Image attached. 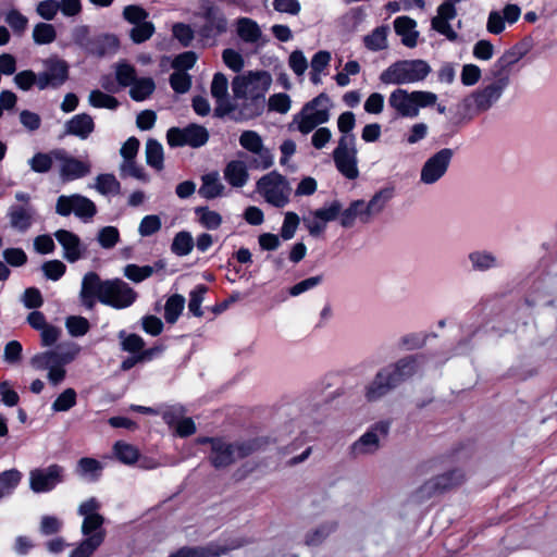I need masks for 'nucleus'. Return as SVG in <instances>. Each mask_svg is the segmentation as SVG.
<instances>
[{
	"mask_svg": "<svg viewBox=\"0 0 557 557\" xmlns=\"http://www.w3.org/2000/svg\"><path fill=\"white\" fill-rule=\"evenodd\" d=\"M271 83V76L267 72H250L234 78L232 90L235 101L240 102L237 111L242 117L251 119L260 114Z\"/></svg>",
	"mask_w": 557,
	"mask_h": 557,
	"instance_id": "nucleus-1",
	"label": "nucleus"
},
{
	"mask_svg": "<svg viewBox=\"0 0 557 557\" xmlns=\"http://www.w3.org/2000/svg\"><path fill=\"white\" fill-rule=\"evenodd\" d=\"M517 60L516 54L509 51L495 61L491 69L493 81L470 96L476 110L487 111L502 98L510 84V65Z\"/></svg>",
	"mask_w": 557,
	"mask_h": 557,
	"instance_id": "nucleus-2",
	"label": "nucleus"
},
{
	"mask_svg": "<svg viewBox=\"0 0 557 557\" xmlns=\"http://www.w3.org/2000/svg\"><path fill=\"white\" fill-rule=\"evenodd\" d=\"M393 195L394 190L392 188H383L376 191L369 201L362 199L351 201L347 208H342L341 225L349 228L357 221L363 224L370 223L374 216L384 210Z\"/></svg>",
	"mask_w": 557,
	"mask_h": 557,
	"instance_id": "nucleus-3",
	"label": "nucleus"
},
{
	"mask_svg": "<svg viewBox=\"0 0 557 557\" xmlns=\"http://www.w3.org/2000/svg\"><path fill=\"white\" fill-rule=\"evenodd\" d=\"M197 442L209 446L208 460L216 470L225 469L253 451L249 442L232 443L223 437H199Z\"/></svg>",
	"mask_w": 557,
	"mask_h": 557,
	"instance_id": "nucleus-4",
	"label": "nucleus"
},
{
	"mask_svg": "<svg viewBox=\"0 0 557 557\" xmlns=\"http://www.w3.org/2000/svg\"><path fill=\"white\" fill-rule=\"evenodd\" d=\"M387 101L398 116L414 119L419 116L421 109L436 104L437 95L426 90L409 91L396 88L389 94Z\"/></svg>",
	"mask_w": 557,
	"mask_h": 557,
	"instance_id": "nucleus-5",
	"label": "nucleus"
},
{
	"mask_svg": "<svg viewBox=\"0 0 557 557\" xmlns=\"http://www.w3.org/2000/svg\"><path fill=\"white\" fill-rule=\"evenodd\" d=\"M431 72L423 60L398 61L384 70L380 79L386 85H406L423 81Z\"/></svg>",
	"mask_w": 557,
	"mask_h": 557,
	"instance_id": "nucleus-6",
	"label": "nucleus"
},
{
	"mask_svg": "<svg viewBox=\"0 0 557 557\" xmlns=\"http://www.w3.org/2000/svg\"><path fill=\"white\" fill-rule=\"evenodd\" d=\"M78 352L79 347L76 345H72L64 351H45L34 356L30 364L38 370H48L49 382L58 385L65 377L64 366L74 360Z\"/></svg>",
	"mask_w": 557,
	"mask_h": 557,
	"instance_id": "nucleus-7",
	"label": "nucleus"
},
{
	"mask_svg": "<svg viewBox=\"0 0 557 557\" xmlns=\"http://www.w3.org/2000/svg\"><path fill=\"white\" fill-rule=\"evenodd\" d=\"M331 100L320 94L318 97L304 106L301 111L294 116L293 124L302 134L310 133L318 125L324 124L330 120Z\"/></svg>",
	"mask_w": 557,
	"mask_h": 557,
	"instance_id": "nucleus-8",
	"label": "nucleus"
},
{
	"mask_svg": "<svg viewBox=\"0 0 557 557\" xmlns=\"http://www.w3.org/2000/svg\"><path fill=\"white\" fill-rule=\"evenodd\" d=\"M336 169L348 180L359 176L357 148L354 135H343L333 151Z\"/></svg>",
	"mask_w": 557,
	"mask_h": 557,
	"instance_id": "nucleus-9",
	"label": "nucleus"
},
{
	"mask_svg": "<svg viewBox=\"0 0 557 557\" xmlns=\"http://www.w3.org/2000/svg\"><path fill=\"white\" fill-rule=\"evenodd\" d=\"M137 299V293L121 278L104 281L100 302L115 309H124L132 306Z\"/></svg>",
	"mask_w": 557,
	"mask_h": 557,
	"instance_id": "nucleus-10",
	"label": "nucleus"
},
{
	"mask_svg": "<svg viewBox=\"0 0 557 557\" xmlns=\"http://www.w3.org/2000/svg\"><path fill=\"white\" fill-rule=\"evenodd\" d=\"M389 430L387 422H377L372 425L350 446V453L355 458L375 454L381 446V441L386 437Z\"/></svg>",
	"mask_w": 557,
	"mask_h": 557,
	"instance_id": "nucleus-11",
	"label": "nucleus"
},
{
	"mask_svg": "<svg viewBox=\"0 0 557 557\" xmlns=\"http://www.w3.org/2000/svg\"><path fill=\"white\" fill-rule=\"evenodd\" d=\"M55 212L61 216L74 213L77 218L89 220L97 213L94 201L79 194L62 195L57 199Z\"/></svg>",
	"mask_w": 557,
	"mask_h": 557,
	"instance_id": "nucleus-12",
	"label": "nucleus"
},
{
	"mask_svg": "<svg viewBox=\"0 0 557 557\" xmlns=\"http://www.w3.org/2000/svg\"><path fill=\"white\" fill-rule=\"evenodd\" d=\"M451 158V149L444 148L426 159L420 171V182L425 185L438 182L446 174Z\"/></svg>",
	"mask_w": 557,
	"mask_h": 557,
	"instance_id": "nucleus-13",
	"label": "nucleus"
},
{
	"mask_svg": "<svg viewBox=\"0 0 557 557\" xmlns=\"http://www.w3.org/2000/svg\"><path fill=\"white\" fill-rule=\"evenodd\" d=\"M69 78V65L64 60L50 58L45 61V71L38 74L37 87L46 89L57 88Z\"/></svg>",
	"mask_w": 557,
	"mask_h": 557,
	"instance_id": "nucleus-14",
	"label": "nucleus"
},
{
	"mask_svg": "<svg viewBox=\"0 0 557 557\" xmlns=\"http://www.w3.org/2000/svg\"><path fill=\"white\" fill-rule=\"evenodd\" d=\"M57 169L63 182H71L88 175L91 172V164L74 158L64 149H59Z\"/></svg>",
	"mask_w": 557,
	"mask_h": 557,
	"instance_id": "nucleus-15",
	"label": "nucleus"
},
{
	"mask_svg": "<svg viewBox=\"0 0 557 557\" xmlns=\"http://www.w3.org/2000/svg\"><path fill=\"white\" fill-rule=\"evenodd\" d=\"M62 476L63 469L58 465L34 469L29 472V486L35 493L48 492L62 481Z\"/></svg>",
	"mask_w": 557,
	"mask_h": 557,
	"instance_id": "nucleus-16",
	"label": "nucleus"
},
{
	"mask_svg": "<svg viewBox=\"0 0 557 557\" xmlns=\"http://www.w3.org/2000/svg\"><path fill=\"white\" fill-rule=\"evenodd\" d=\"M100 504L96 498H90L78 507V513L84 517L82 533L87 537L98 532H102L103 539L106 537V531L102 529L104 518L98 512Z\"/></svg>",
	"mask_w": 557,
	"mask_h": 557,
	"instance_id": "nucleus-17",
	"label": "nucleus"
},
{
	"mask_svg": "<svg viewBox=\"0 0 557 557\" xmlns=\"http://www.w3.org/2000/svg\"><path fill=\"white\" fill-rule=\"evenodd\" d=\"M227 88L228 82L225 75L216 73L211 83V95L216 99V107L214 109V114L216 116H224L228 113L235 112L240 107V102L235 101L234 98L232 102L226 100Z\"/></svg>",
	"mask_w": 557,
	"mask_h": 557,
	"instance_id": "nucleus-18",
	"label": "nucleus"
},
{
	"mask_svg": "<svg viewBox=\"0 0 557 557\" xmlns=\"http://www.w3.org/2000/svg\"><path fill=\"white\" fill-rule=\"evenodd\" d=\"M240 545L239 542L233 541L225 544L212 543L207 546L182 547L169 557H220L230 550L238 548Z\"/></svg>",
	"mask_w": 557,
	"mask_h": 557,
	"instance_id": "nucleus-19",
	"label": "nucleus"
},
{
	"mask_svg": "<svg viewBox=\"0 0 557 557\" xmlns=\"http://www.w3.org/2000/svg\"><path fill=\"white\" fill-rule=\"evenodd\" d=\"M104 289V281L100 280V276L95 272H88L84 275L82 281V288L79 292V298L82 304L92 309L96 299L101 300L102 290Z\"/></svg>",
	"mask_w": 557,
	"mask_h": 557,
	"instance_id": "nucleus-20",
	"label": "nucleus"
},
{
	"mask_svg": "<svg viewBox=\"0 0 557 557\" xmlns=\"http://www.w3.org/2000/svg\"><path fill=\"white\" fill-rule=\"evenodd\" d=\"M203 17L206 24L202 27V35L206 37H216L227 30V20L225 15L211 3L205 7Z\"/></svg>",
	"mask_w": 557,
	"mask_h": 557,
	"instance_id": "nucleus-21",
	"label": "nucleus"
},
{
	"mask_svg": "<svg viewBox=\"0 0 557 557\" xmlns=\"http://www.w3.org/2000/svg\"><path fill=\"white\" fill-rule=\"evenodd\" d=\"M8 216L11 227L24 233L33 225L36 218V209L34 206H11Z\"/></svg>",
	"mask_w": 557,
	"mask_h": 557,
	"instance_id": "nucleus-22",
	"label": "nucleus"
},
{
	"mask_svg": "<svg viewBox=\"0 0 557 557\" xmlns=\"http://www.w3.org/2000/svg\"><path fill=\"white\" fill-rule=\"evenodd\" d=\"M54 236L64 250L63 257L69 262H75L82 258L84 250L77 235L66 230H59Z\"/></svg>",
	"mask_w": 557,
	"mask_h": 557,
	"instance_id": "nucleus-23",
	"label": "nucleus"
},
{
	"mask_svg": "<svg viewBox=\"0 0 557 557\" xmlns=\"http://www.w3.org/2000/svg\"><path fill=\"white\" fill-rule=\"evenodd\" d=\"M396 386L397 384L392 379L387 369H385L379 372L374 380L368 385L366 397L369 401L379 400Z\"/></svg>",
	"mask_w": 557,
	"mask_h": 557,
	"instance_id": "nucleus-24",
	"label": "nucleus"
},
{
	"mask_svg": "<svg viewBox=\"0 0 557 557\" xmlns=\"http://www.w3.org/2000/svg\"><path fill=\"white\" fill-rule=\"evenodd\" d=\"M456 16L457 10H449L447 7H438L436 15L431 21L432 28L445 36L448 40H456L458 35L449 24Z\"/></svg>",
	"mask_w": 557,
	"mask_h": 557,
	"instance_id": "nucleus-25",
	"label": "nucleus"
},
{
	"mask_svg": "<svg viewBox=\"0 0 557 557\" xmlns=\"http://www.w3.org/2000/svg\"><path fill=\"white\" fill-rule=\"evenodd\" d=\"M65 134L86 139L95 129V122L91 115L79 113L70 119L64 125Z\"/></svg>",
	"mask_w": 557,
	"mask_h": 557,
	"instance_id": "nucleus-26",
	"label": "nucleus"
},
{
	"mask_svg": "<svg viewBox=\"0 0 557 557\" xmlns=\"http://www.w3.org/2000/svg\"><path fill=\"white\" fill-rule=\"evenodd\" d=\"M416 27V21L408 16H399L394 21L395 32L401 37V42L408 48H414L418 44L419 33Z\"/></svg>",
	"mask_w": 557,
	"mask_h": 557,
	"instance_id": "nucleus-27",
	"label": "nucleus"
},
{
	"mask_svg": "<svg viewBox=\"0 0 557 557\" xmlns=\"http://www.w3.org/2000/svg\"><path fill=\"white\" fill-rule=\"evenodd\" d=\"M419 360L416 357H408L399 360L392 369H387L392 379L398 385L400 382L418 372Z\"/></svg>",
	"mask_w": 557,
	"mask_h": 557,
	"instance_id": "nucleus-28",
	"label": "nucleus"
},
{
	"mask_svg": "<svg viewBox=\"0 0 557 557\" xmlns=\"http://www.w3.org/2000/svg\"><path fill=\"white\" fill-rule=\"evenodd\" d=\"M474 271L485 272L499 265L498 258L488 250H474L468 256Z\"/></svg>",
	"mask_w": 557,
	"mask_h": 557,
	"instance_id": "nucleus-29",
	"label": "nucleus"
},
{
	"mask_svg": "<svg viewBox=\"0 0 557 557\" xmlns=\"http://www.w3.org/2000/svg\"><path fill=\"white\" fill-rule=\"evenodd\" d=\"M258 191L264 196V198L273 203L278 205V174L271 172L258 181Z\"/></svg>",
	"mask_w": 557,
	"mask_h": 557,
	"instance_id": "nucleus-30",
	"label": "nucleus"
},
{
	"mask_svg": "<svg viewBox=\"0 0 557 557\" xmlns=\"http://www.w3.org/2000/svg\"><path fill=\"white\" fill-rule=\"evenodd\" d=\"M225 180L234 187H242L248 180V171L244 161H231L224 170Z\"/></svg>",
	"mask_w": 557,
	"mask_h": 557,
	"instance_id": "nucleus-31",
	"label": "nucleus"
},
{
	"mask_svg": "<svg viewBox=\"0 0 557 557\" xmlns=\"http://www.w3.org/2000/svg\"><path fill=\"white\" fill-rule=\"evenodd\" d=\"M59 149H53L47 153L38 152L30 160L29 165L37 173H46L53 165L57 166Z\"/></svg>",
	"mask_w": 557,
	"mask_h": 557,
	"instance_id": "nucleus-32",
	"label": "nucleus"
},
{
	"mask_svg": "<svg viewBox=\"0 0 557 557\" xmlns=\"http://www.w3.org/2000/svg\"><path fill=\"white\" fill-rule=\"evenodd\" d=\"M103 543V533L91 534L82 541L69 557H90Z\"/></svg>",
	"mask_w": 557,
	"mask_h": 557,
	"instance_id": "nucleus-33",
	"label": "nucleus"
},
{
	"mask_svg": "<svg viewBox=\"0 0 557 557\" xmlns=\"http://www.w3.org/2000/svg\"><path fill=\"white\" fill-rule=\"evenodd\" d=\"M224 186L219 180L218 173H210L202 176V185L199 194L207 199H212L222 195Z\"/></svg>",
	"mask_w": 557,
	"mask_h": 557,
	"instance_id": "nucleus-34",
	"label": "nucleus"
},
{
	"mask_svg": "<svg viewBox=\"0 0 557 557\" xmlns=\"http://www.w3.org/2000/svg\"><path fill=\"white\" fill-rule=\"evenodd\" d=\"M146 162L153 169L161 171L163 169V147L156 139H148L145 148Z\"/></svg>",
	"mask_w": 557,
	"mask_h": 557,
	"instance_id": "nucleus-35",
	"label": "nucleus"
},
{
	"mask_svg": "<svg viewBox=\"0 0 557 557\" xmlns=\"http://www.w3.org/2000/svg\"><path fill=\"white\" fill-rule=\"evenodd\" d=\"M154 89L156 84L151 77L137 78L131 86L129 96L135 101H143L150 97Z\"/></svg>",
	"mask_w": 557,
	"mask_h": 557,
	"instance_id": "nucleus-36",
	"label": "nucleus"
},
{
	"mask_svg": "<svg viewBox=\"0 0 557 557\" xmlns=\"http://www.w3.org/2000/svg\"><path fill=\"white\" fill-rule=\"evenodd\" d=\"M32 38L36 45L52 44L57 39V29L50 23H37L33 28Z\"/></svg>",
	"mask_w": 557,
	"mask_h": 557,
	"instance_id": "nucleus-37",
	"label": "nucleus"
},
{
	"mask_svg": "<svg viewBox=\"0 0 557 557\" xmlns=\"http://www.w3.org/2000/svg\"><path fill=\"white\" fill-rule=\"evenodd\" d=\"M115 457L125 465H134L139 459V450L136 446L119 441L113 445Z\"/></svg>",
	"mask_w": 557,
	"mask_h": 557,
	"instance_id": "nucleus-38",
	"label": "nucleus"
},
{
	"mask_svg": "<svg viewBox=\"0 0 557 557\" xmlns=\"http://www.w3.org/2000/svg\"><path fill=\"white\" fill-rule=\"evenodd\" d=\"M332 55L326 50L318 51L311 59V81L313 84L321 83V75L330 65Z\"/></svg>",
	"mask_w": 557,
	"mask_h": 557,
	"instance_id": "nucleus-39",
	"label": "nucleus"
},
{
	"mask_svg": "<svg viewBox=\"0 0 557 557\" xmlns=\"http://www.w3.org/2000/svg\"><path fill=\"white\" fill-rule=\"evenodd\" d=\"M237 34L246 42H256L261 36V30L256 22L242 17L237 21Z\"/></svg>",
	"mask_w": 557,
	"mask_h": 557,
	"instance_id": "nucleus-40",
	"label": "nucleus"
},
{
	"mask_svg": "<svg viewBox=\"0 0 557 557\" xmlns=\"http://www.w3.org/2000/svg\"><path fill=\"white\" fill-rule=\"evenodd\" d=\"M209 139V133L206 127L191 124L185 127V146L194 148L203 146Z\"/></svg>",
	"mask_w": 557,
	"mask_h": 557,
	"instance_id": "nucleus-41",
	"label": "nucleus"
},
{
	"mask_svg": "<svg viewBox=\"0 0 557 557\" xmlns=\"http://www.w3.org/2000/svg\"><path fill=\"white\" fill-rule=\"evenodd\" d=\"M94 187L101 195H117L121 189V184L113 174H99L95 178Z\"/></svg>",
	"mask_w": 557,
	"mask_h": 557,
	"instance_id": "nucleus-42",
	"label": "nucleus"
},
{
	"mask_svg": "<svg viewBox=\"0 0 557 557\" xmlns=\"http://www.w3.org/2000/svg\"><path fill=\"white\" fill-rule=\"evenodd\" d=\"M88 103L97 109L115 110L119 107V101L115 97L104 94L99 89L90 91Z\"/></svg>",
	"mask_w": 557,
	"mask_h": 557,
	"instance_id": "nucleus-43",
	"label": "nucleus"
},
{
	"mask_svg": "<svg viewBox=\"0 0 557 557\" xmlns=\"http://www.w3.org/2000/svg\"><path fill=\"white\" fill-rule=\"evenodd\" d=\"M194 247V239L190 233L182 231L178 232L171 245V250L176 256L183 257L191 252Z\"/></svg>",
	"mask_w": 557,
	"mask_h": 557,
	"instance_id": "nucleus-44",
	"label": "nucleus"
},
{
	"mask_svg": "<svg viewBox=\"0 0 557 557\" xmlns=\"http://www.w3.org/2000/svg\"><path fill=\"white\" fill-rule=\"evenodd\" d=\"M387 27H376L363 39L366 47L372 51L383 50L387 47Z\"/></svg>",
	"mask_w": 557,
	"mask_h": 557,
	"instance_id": "nucleus-45",
	"label": "nucleus"
},
{
	"mask_svg": "<svg viewBox=\"0 0 557 557\" xmlns=\"http://www.w3.org/2000/svg\"><path fill=\"white\" fill-rule=\"evenodd\" d=\"M185 307V298L175 294L171 296L164 307V318L168 323H175Z\"/></svg>",
	"mask_w": 557,
	"mask_h": 557,
	"instance_id": "nucleus-46",
	"label": "nucleus"
},
{
	"mask_svg": "<svg viewBox=\"0 0 557 557\" xmlns=\"http://www.w3.org/2000/svg\"><path fill=\"white\" fill-rule=\"evenodd\" d=\"M22 474L15 469L0 473V498L9 495L20 483Z\"/></svg>",
	"mask_w": 557,
	"mask_h": 557,
	"instance_id": "nucleus-47",
	"label": "nucleus"
},
{
	"mask_svg": "<svg viewBox=\"0 0 557 557\" xmlns=\"http://www.w3.org/2000/svg\"><path fill=\"white\" fill-rule=\"evenodd\" d=\"M313 211L315 216L321 219L325 224L337 219L341 221L342 203L338 200H332Z\"/></svg>",
	"mask_w": 557,
	"mask_h": 557,
	"instance_id": "nucleus-48",
	"label": "nucleus"
},
{
	"mask_svg": "<svg viewBox=\"0 0 557 557\" xmlns=\"http://www.w3.org/2000/svg\"><path fill=\"white\" fill-rule=\"evenodd\" d=\"M154 273V268L150 265L139 267L137 264H127L123 270V274L126 278L134 283H140L146 278L150 277Z\"/></svg>",
	"mask_w": 557,
	"mask_h": 557,
	"instance_id": "nucleus-49",
	"label": "nucleus"
},
{
	"mask_svg": "<svg viewBox=\"0 0 557 557\" xmlns=\"http://www.w3.org/2000/svg\"><path fill=\"white\" fill-rule=\"evenodd\" d=\"M65 327L71 336L79 337L88 333L90 324L81 315H70L65 319Z\"/></svg>",
	"mask_w": 557,
	"mask_h": 557,
	"instance_id": "nucleus-50",
	"label": "nucleus"
},
{
	"mask_svg": "<svg viewBox=\"0 0 557 557\" xmlns=\"http://www.w3.org/2000/svg\"><path fill=\"white\" fill-rule=\"evenodd\" d=\"M334 529L335 525L333 523L322 524L308 532L305 542L309 546H319L330 536Z\"/></svg>",
	"mask_w": 557,
	"mask_h": 557,
	"instance_id": "nucleus-51",
	"label": "nucleus"
},
{
	"mask_svg": "<svg viewBox=\"0 0 557 557\" xmlns=\"http://www.w3.org/2000/svg\"><path fill=\"white\" fill-rule=\"evenodd\" d=\"M170 85L177 94H186L191 87V76L186 72L175 71L170 76Z\"/></svg>",
	"mask_w": 557,
	"mask_h": 557,
	"instance_id": "nucleus-52",
	"label": "nucleus"
},
{
	"mask_svg": "<svg viewBox=\"0 0 557 557\" xmlns=\"http://www.w3.org/2000/svg\"><path fill=\"white\" fill-rule=\"evenodd\" d=\"M154 33V26L151 22H144L134 25L129 32V37L135 44H141L148 40Z\"/></svg>",
	"mask_w": 557,
	"mask_h": 557,
	"instance_id": "nucleus-53",
	"label": "nucleus"
},
{
	"mask_svg": "<svg viewBox=\"0 0 557 557\" xmlns=\"http://www.w3.org/2000/svg\"><path fill=\"white\" fill-rule=\"evenodd\" d=\"M239 144L250 153L259 151L264 146L259 134L253 131L243 132L239 136Z\"/></svg>",
	"mask_w": 557,
	"mask_h": 557,
	"instance_id": "nucleus-54",
	"label": "nucleus"
},
{
	"mask_svg": "<svg viewBox=\"0 0 557 557\" xmlns=\"http://www.w3.org/2000/svg\"><path fill=\"white\" fill-rule=\"evenodd\" d=\"M120 239V233L114 226L102 227L98 233V243L104 249L114 247Z\"/></svg>",
	"mask_w": 557,
	"mask_h": 557,
	"instance_id": "nucleus-55",
	"label": "nucleus"
},
{
	"mask_svg": "<svg viewBox=\"0 0 557 557\" xmlns=\"http://www.w3.org/2000/svg\"><path fill=\"white\" fill-rule=\"evenodd\" d=\"M76 404V392L73 388L63 391L52 404L54 411H66Z\"/></svg>",
	"mask_w": 557,
	"mask_h": 557,
	"instance_id": "nucleus-56",
	"label": "nucleus"
},
{
	"mask_svg": "<svg viewBox=\"0 0 557 557\" xmlns=\"http://www.w3.org/2000/svg\"><path fill=\"white\" fill-rule=\"evenodd\" d=\"M200 223L209 230H216L222 224V216L220 213L209 210L207 208L197 209Z\"/></svg>",
	"mask_w": 557,
	"mask_h": 557,
	"instance_id": "nucleus-57",
	"label": "nucleus"
},
{
	"mask_svg": "<svg viewBox=\"0 0 557 557\" xmlns=\"http://www.w3.org/2000/svg\"><path fill=\"white\" fill-rule=\"evenodd\" d=\"M58 0H42L36 5V13L45 21H52L59 12Z\"/></svg>",
	"mask_w": 557,
	"mask_h": 557,
	"instance_id": "nucleus-58",
	"label": "nucleus"
},
{
	"mask_svg": "<svg viewBox=\"0 0 557 557\" xmlns=\"http://www.w3.org/2000/svg\"><path fill=\"white\" fill-rule=\"evenodd\" d=\"M322 281H323V277L321 275L308 277V278L295 284L294 286H292L288 289V295L292 297H297L308 290L315 288L317 286H319L322 283Z\"/></svg>",
	"mask_w": 557,
	"mask_h": 557,
	"instance_id": "nucleus-59",
	"label": "nucleus"
},
{
	"mask_svg": "<svg viewBox=\"0 0 557 557\" xmlns=\"http://www.w3.org/2000/svg\"><path fill=\"white\" fill-rule=\"evenodd\" d=\"M148 15V12L140 5L131 4L123 9V17L133 25L146 22Z\"/></svg>",
	"mask_w": 557,
	"mask_h": 557,
	"instance_id": "nucleus-60",
	"label": "nucleus"
},
{
	"mask_svg": "<svg viewBox=\"0 0 557 557\" xmlns=\"http://www.w3.org/2000/svg\"><path fill=\"white\" fill-rule=\"evenodd\" d=\"M41 269L47 278L58 281L64 275L66 267L60 260H50L45 262Z\"/></svg>",
	"mask_w": 557,
	"mask_h": 557,
	"instance_id": "nucleus-61",
	"label": "nucleus"
},
{
	"mask_svg": "<svg viewBox=\"0 0 557 557\" xmlns=\"http://www.w3.org/2000/svg\"><path fill=\"white\" fill-rule=\"evenodd\" d=\"M252 166L256 169L267 170L274 164V154L264 146L257 152H252Z\"/></svg>",
	"mask_w": 557,
	"mask_h": 557,
	"instance_id": "nucleus-62",
	"label": "nucleus"
},
{
	"mask_svg": "<svg viewBox=\"0 0 557 557\" xmlns=\"http://www.w3.org/2000/svg\"><path fill=\"white\" fill-rule=\"evenodd\" d=\"M161 228V220L158 215H146L139 223L138 232L141 236H150Z\"/></svg>",
	"mask_w": 557,
	"mask_h": 557,
	"instance_id": "nucleus-63",
	"label": "nucleus"
},
{
	"mask_svg": "<svg viewBox=\"0 0 557 557\" xmlns=\"http://www.w3.org/2000/svg\"><path fill=\"white\" fill-rule=\"evenodd\" d=\"M5 22L16 33H23L28 24V20L17 10H11L5 15Z\"/></svg>",
	"mask_w": 557,
	"mask_h": 557,
	"instance_id": "nucleus-64",
	"label": "nucleus"
}]
</instances>
